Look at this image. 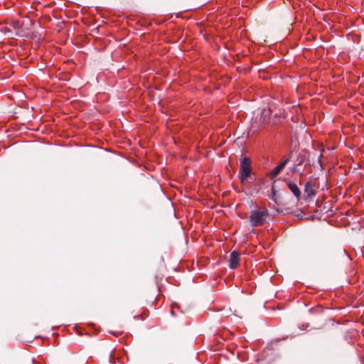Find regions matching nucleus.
<instances>
[{"mask_svg": "<svg viewBox=\"0 0 364 364\" xmlns=\"http://www.w3.org/2000/svg\"><path fill=\"white\" fill-rule=\"evenodd\" d=\"M323 154L321 153L319 156L317 157L316 161H313V166L316 170H319L322 171L323 170V164L321 163V157Z\"/></svg>", "mask_w": 364, "mask_h": 364, "instance_id": "9", "label": "nucleus"}, {"mask_svg": "<svg viewBox=\"0 0 364 364\" xmlns=\"http://www.w3.org/2000/svg\"><path fill=\"white\" fill-rule=\"evenodd\" d=\"M239 176L242 184L247 183L250 176V159L247 156H244L240 163Z\"/></svg>", "mask_w": 364, "mask_h": 364, "instance_id": "2", "label": "nucleus"}, {"mask_svg": "<svg viewBox=\"0 0 364 364\" xmlns=\"http://www.w3.org/2000/svg\"><path fill=\"white\" fill-rule=\"evenodd\" d=\"M110 358H114V355L112 353L110 354Z\"/></svg>", "mask_w": 364, "mask_h": 364, "instance_id": "13", "label": "nucleus"}, {"mask_svg": "<svg viewBox=\"0 0 364 364\" xmlns=\"http://www.w3.org/2000/svg\"><path fill=\"white\" fill-rule=\"evenodd\" d=\"M110 333H112L113 336L117 337L120 335L122 334V331H116V332H112V331H109Z\"/></svg>", "mask_w": 364, "mask_h": 364, "instance_id": "12", "label": "nucleus"}, {"mask_svg": "<svg viewBox=\"0 0 364 364\" xmlns=\"http://www.w3.org/2000/svg\"><path fill=\"white\" fill-rule=\"evenodd\" d=\"M270 113L274 114L272 123H277L278 121L276 118L281 113L275 102H270L267 97L256 102L252 116V131L259 130L262 125L269 120Z\"/></svg>", "mask_w": 364, "mask_h": 364, "instance_id": "1", "label": "nucleus"}, {"mask_svg": "<svg viewBox=\"0 0 364 364\" xmlns=\"http://www.w3.org/2000/svg\"><path fill=\"white\" fill-rule=\"evenodd\" d=\"M239 254L235 251L232 252L230 258V267L232 269L237 268L239 265Z\"/></svg>", "mask_w": 364, "mask_h": 364, "instance_id": "6", "label": "nucleus"}, {"mask_svg": "<svg viewBox=\"0 0 364 364\" xmlns=\"http://www.w3.org/2000/svg\"><path fill=\"white\" fill-rule=\"evenodd\" d=\"M320 180L321 181V182L323 183L322 189H323L324 186H325V185H326V183L327 182L326 178L325 176H322Z\"/></svg>", "mask_w": 364, "mask_h": 364, "instance_id": "11", "label": "nucleus"}, {"mask_svg": "<svg viewBox=\"0 0 364 364\" xmlns=\"http://www.w3.org/2000/svg\"><path fill=\"white\" fill-rule=\"evenodd\" d=\"M288 161H289L288 159H284L277 167H275L272 170V173H271L272 178L277 176L281 172V171L283 169V168L287 164Z\"/></svg>", "mask_w": 364, "mask_h": 364, "instance_id": "7", "label": "nucleus"}, {"mask_svg": "<svg viewBox=\"0 0 364 364\" xmlns=\"http://www.w3.org/2000/svg\"><path fill=\"white\" fill-rule=\"evenodd\" d=\"M305 156L303 154H296V159L294 160V164L291 171L301 176L304 173V168L302 164L304 161Z\"/></svg>", "mask_w": 364, "mask_h": 364, "instance_id": "5", "label": "nucleus"}, {"mask_svg": "<svg viewBox=\"0 0 364 364\" xmlns=\"http://www.w3.org/2000/svg\"><path fill=\"white\" fill-rule=\"evenodd\" d=\"M288 187L289 188V189L291 190V191L293 193V194L294 195V196H295L297 199H299L300 196H301V192H300V190H299V188H298V186H297L294 183L289 182V183H288Z\"/></svg>", "mask_w": 364, "mask_h": 364, "instance_id": "8", "label": "nucleus"}, {"mask_svg": "<svg viewBox=\"0 0 364 364\" xmlns=\"http://www.w3.org/2000/svg\"><path fill=\"white\" fill-rule=\"evenodd\" d=\"M268 214L264 210H252V226L263 224L267 219Z\"/></svg>", "mask_w": 364, "mask_h": 364, "instance_id": "4", "label": "nucleus"}, {"mask_svg": "<svg viewBox=\"0 0 364 364\" xmlns=\"http://www.w3.org/2000/svg\"><path fill=\"white\" fill-rule=\"evenodd\" d=\"M272 192H273L274 195H275V191H274V188H272Z\"/></svg>", "mask_w": 364, "mask_h": 364, "instance_id": "14", "label": "nucleus"}, {"mask_svg": "<svg viewBox=\"0 0 364 364\" xmlns=\"http://www.w3.org/2000/svg\"><path fill=\"white\" fill-rule=\"evenodd\" d=\"M320 188L319 181L317 182L316 178H310L306 183L304 188V195L307 200H312L316 195V190Z\"/></svg>", "mask_w": 364, "mask_h": 364, "instance_id": "3", "label": "nucleus"}, {"mask_svg": "<svg viewBox=\"0 0 364 364\" xmlns=\"http://www.w3.org/2000/svg\"><path fill=\"white\" fill-rule=\"evenodd\" d=\"M149 316V311L147 309H144L141 314L134 316V318L136 320H144Z\"/></svg>", "mask_w": 364, "mask_h": 364, "instance_id": "10", "label": "nucleus"}]
</instances>
